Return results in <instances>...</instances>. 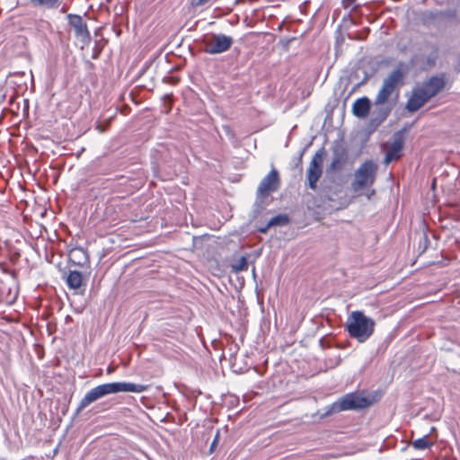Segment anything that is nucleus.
<instances>
[{"mask_svg":"<svg viewBox=\"0 0 460 460\" xmlns=\"http://www.w3.org/2000/svg\"><path fill=\"white\" fill-rule=\"evenodd\" d=\"M146 386L130 382H112L97 385L89 390L80 402H93L103 396L118 393H142Z\"/></svg>","mask_w":460,"mask_h":460,"instance_id":"nucleus-1","label":"nucleus"},{"mask_svg":"<svg viewBox=\"0 0 460 460\" xmlns=\"http://www.w3.org/2000/svg\"><path fill=\"white\" fill-rule=\"evenodd\" d=\"M347 332L359 342H365L374 332L375 321L362 311H354L347 321Z\"/></svg>","mask_w":460,"mask_h":460,"instance_id":"nucleus-2","label":"nucleus"},{"mask_svg":"<svg viewBox=\"0 0 460 460\" xmlns=\"http://www.w3.org/2000/svg\"><path fill=\"white\" fill-rule=\"evenodd\" d=\"M279 183V172L274 168L261 181L253 204V217H256L269 204L268 198L278 190Z\"/></svg>","mask_w":460,"mask_h":460,"instance_id":"nucleus-3","label":"nucleus"},{"mask_svg":"<svg viewBox=\"0 0 460 460\" xmlns=\"http://www.w3.org/2000/svg\"><path fill=\"white\" fill-rule=\"evenodd\" d=\"M377 165L372 160H367L355 171L351 188L358 191L374 184Z\"/></svg>","mask_w":460,"mask_h":460,"instance_id":"nucleus-4","label":"nucleus"},{"mask_svg":"<svg viewBox=\"0 0 460 460\" xmlns=\"http://www.w3.org/2000/svg\"><path fill=\"white\" fill-rule=\"evenodd\" d=\"M325 155L323 147L318 149L314 155L309 167L307 169L306 180L309 189L315 190L317 188V181L323 173V161Z\"/></svg>","mask_w":460,"mask_h":460,"instance_id":"nucleus-5","label":"nucleus"},{"mask_svg":"<svg viewBox=\"0 0 460 460\" xmlns=\"http://www.w3.org/2000/svg\"><path fill=\"white\" fill-rule=\"evenodd\" d=\"M234 40L231 36L223 33H214L205 42L204 51L207 54L216 55L227 51L233 45Z\"/></svg>","mask_w":460,"mask_h":460,"instance_id":"nucleus-6","label":"nucleus"},{"mask_svg":"<svg viewBox=\"0 0 460 460\" xmlns=\"http://www.w3.org/2000/svg\"><path fill=\"white\" fill-rule=\"evenodd\" d=\"M383 394L380 389L370 393L365 390L355 391L337 398L333 402H377L382 399Z\"/></svg>","mask_w":460,"mask_h":460,"instance_id":"nucleus-7","label":"nucleus"},{"mask_svg":"<svg viewBox=\"0 0 460 460\" xmlns=\"http://www.w3.org/2000/svg\"><path fill=\"white\" fill-rule=\"evenodd\" d=\"M66 20L68 25L74 30L75 37L80 40L83 45H88L92 38L87 23L83 20V17L79 14L68 13Z\"/></svg>","mask_w":460,"mask_h":460,"instance_id":"nucleus-8","label":"nucleus"},{"mask_svg":"<svg viewBox=\"0 0 460 460\" xmlns=\"http://www.w3.org/2000/svg\"><path fill=\"white\" fill-rule=\"evenodd\" d=\"M456 16V12L454 9H447L444 11L427 10L420 13V22L425 27H438L443 19H454Z\"/></svg>","mask_w":460,"mask_h":460,"instance_id":"nucleus-9","label":"nucleus"},{"mask_svg":"<svg viewBox=\"0 0 460 460\" xmlns=\"http://www.w3.org/2000/svg\"><path fill=\"white\" fill-rule=\"evenodd\" d=\"M447 85L446 74L431 75L425 81L420 88L424 92L426 96L430 100L438 94Z\"/></svg>","mask_w":460,"mask_h":460,"instance_id":"nucleus-10","label":"nucleus"},{"mask_svg":"<svg viewBox=\"0 0 460 460\" xmlns=\"http://www.w3.org/2000/svg\"><path fill=\"white\" fill-rule=\"evenodd\" d=\"M368 405L369 404H331L327 406L323 411H317V412L313 414V420L314 421L320 420L333 411L340 412L344 411L361 410Z\"/></svg>","mask_w":460,"mask_h":460,"instance_id":"nucleus-11","label":"nucleus"},{"mask_svg":"<svg viewBox=\"0 0 460 460\" xmlns=\"http://www.w3.org/2000/svg\"><path fill=\"white\" fill-rule=\"evenodd\" d=\"M429 100L422 92V90L420 87H417L412 90L411 95L407 101L405 109L413 113L420 110L426 102H428Z\"/></svg>","mask_w":460,"mask_h":460,"instance_id":"nucleus-12","label":"nucleus"},{"mask_svg":"<svg viewBox=\"0 0 460 460\" xmlns=\"http://www.w3.org/2000/svg\"><path fill=\"white\" fill-rule=\"evenodd\" d=\"M402 148L403 139L402 137V134L401 132H396L394 133V140L385 154V163L390 164L391 162L399 159L402 155Z\"/></svg>","mask_w":460,"mask_h":460,"instance_id":"nucleus-13","label":"nucleus"},{"mask_svg":"<svg viewBox=\"0 0 460 460\" xmlns=\"http://www.w3.org/2000/svg\"><path fill=\"white\" fill-rule=\"evenodd\" d=\"M392 110V105L380 104L378 106H376L375 110L372 112L370 125L374 128L378 127L386 119V118L391 113Z\"/></svg>","mask_w":460,"mask_h":460,"instance_id":"nucleus-14","label":"nucleus"},{"mask_svg":"<svg viewBox=\"0 0 460 460\" xmlns=\"http://www.w3.org/2000/svg\"><path fill=\"white\" fill-rule=\"evenodd\" d=\"M371 102L367 96L357 99L352 104V113L358 119H365L370 111Z\"/></svg>","mask_w":460,"mask_h":460,"instance_id":"nucleus-15","label":"nucleus"},{"mask_svg":"<svg viewBox=\"0 0 460 460\" xmlns=\"http://www.w3.org/2000/svg\"><path fill=\"white\" fill-rule=\"evenodd\" d=\"M402 64L394 69L387 77L383 81V84L386 85V87H391L395 90L398 86L403 84V79L405 76V73L402 68Z\"/></svg>","mask_w":460,"mask_h":460,"instance_id":"nucleus-16","label":"nucleus"},{"mask_svg":"<svg viewBox=\"0 0 460 460\" xmlns=\"http://www.w3.org/2000/svg\"><path fill=\"white\" fill-rule=\"evenodd\" d=\"M346 160V152L345 150H333L332 161L327 168V172H335L337 171L341 170L343 164Z\"/></svg>","mask_w":460,"mask_h":460,"instance_id":"nucleus-17","label":"nucleus"},{"mask_svg":"<svg viewBox=\"0 0 460 460\" xmlns=\"http://www.w3.org/2000/svg\"><path fill=\"white\" fill-rule=\"evenodd\" d=\"M83 275L79 270H70L66 276V285L70 289H79L82 287Z\"/></svg>","mask_w":460,"mask_h":460,"instance_id":"nucleus-18","label":"nucleus"},{"mask_svg":"<svg viewBox=\"0 0 460 460\" xmlns=\"http://www.w3.org/2000/svg\"><path fill=\"white\" fill-rule=\"evenodd\" d=\"M32 7L44 9L58 8L62 0H26Z\"/></svg>","mask_w":460,"mask_h":460,"instance_id":"nucleus-19","label":"nucleus"},{"mask_svg":"<svg viewBox=\"0 0 460 460\" xmlns=\"http://www.w3.org/2000/svg\"><path fill=\"white\" fill-rule=\"evenodd\" d=\"M394 92L391 87H386L385 84H382L381 88L379 89L377 95L375 99V106H378L380 104H385L388 101L391 94Z\"/></svg>","mask_w":460,"mask_h":460,"instance_id":"nucleus-20","label":"nucleus"},{"mask_svg":"<svg viewBox=\"0 0 460 460\" xmlns=\"http://www.w3.org/2000/svg\"><path fill=\"white\" fill-rule=\"evenodd\" d=\"M431 52L429 53L426 57V64L429 67H433L436 66L437 61L439 57V47L438 44H430Z\"/></svg>","mask_w":460,"mask_h":460,"instance_id":"nucleus-21","label":"nucleus"},{"mask_svg":"<svg viewBox=\"0 0 460 460\" xmlns=\"http://www.w3.org/2000/svg\"><path fill=\"white\" fill-rule=\"evenodd\" d=\"M270 226H285L290 223V218L287 214H279L269 220Z\"/></svg>","mask_w":460,"mask_h":460,"instance_id":"nucleus-22","label":"nucleus"},{"mask_svg":"<svg viewBox=\"0 0 460 460\" xmlns=\"http://www.w3.org/2000/svg\"><path fill=\"white\" fill-rule=\"evenodd\" d=\"M432 444L429 441L428 436H423L412 442V447L417 450H425L429 448Z\"/></svg>","mask_w":460,"mask_h":460,"instance_id":"nucleus-23","label":"nucleus"},{"mask_svg":"<svg viewBox=\"0 0 460 460\" xmlns=\"http://www.w3.org/2000/svg\"><path fill=\"white\" fill-rule=\"evenodd\" d=\"M248 269V260L245 256H241L238 261L233 265V271L241 272Z\"/></svg>","mask_w":460,"mask_h":460,"instance_id":"nucleus-24","label":"nucleus"},{"mask_svg":"<svg viewBox=\"0 0 460 460\" xmlns=\"http://www.w3.org/2000/svg\"><path fill=\"white\" fill-rule=\"evenodd\" d=\"M217 1V0H189V4L192 8L196 9L207 4H213Z\"/></svg>","mask_w":460,"mask_h":460,"instance_id":"nucleus-25","label":"nucleus"},{"mask_svg":"<svg viewBox=\"0 0 460 460\" xmlns=\"http://www.w3.org/2000/svg\"><path fill=\"white\" fill-rule=\"evenodd\" d=\"M342 6L345 9L350 8L352 11H355L359 5L356 4V0H342Z\"/></svg>","mask_w":460,"mask_h":460,"instance_id":"nucleus-26","label":"nucleus"},{"mask_svg":"<svg viewBox=\"0 0 460 460\" xmlns=\"http://www.w3.org/2000/svg\"><path fill=\"white\" fill-rule=\"evenodd\" d=\"M270 227L272 226H270V222L268 221V223L265 226H259L257 228V231L261 234H266Z\"/></svg>","mask_w":460,"mask_h":460,"instance_id":"nucleus-27","label":"nucleus"},{"mask_svg":"<svg viewBox=\"0 0 460 460\" xmlns=\"http://www.w3.org/2000/svg\"><path fill=\"white\" fill-rule=\"evenodd\" d=\"M74 251H77V252H82L84 255V257H85V261L88 260L87 252L84 248L77 247V248H75Z\"/></svg>","mask_w":460,"mask_h":460,"instance_id":"nucleus-28","label":"nucleus"},{"mask_svg":"<svg viewBox=\"0 0 460 460\" xmlns=\"http://www.w3.org/2000/svg\"><path fill=\"white\" fill-rule=\"evenodd\" d=\"M455 71L456 73H460V58H458L457 63H456V65L455 66Z\"/></svg>","mask_w":460,"mask_h":460,"instance_id":"nucleus-29","label":"nucleus"},{"mask_svg":"<svg viewBox=\"0 0 460 460\" xmlns=\"http://www.w3.org/2000/svg\"><path fill=\"white\" fill-rule=\"evenodd\" d=\"M302 155H303V153L300 154L299 157L297 158V161H296V166H301V164H302Z\"/></svg>","mask_w":460,"mask_h":460,"instance_id":"nucleus-30","label":"nucleus"},{"mask_svg":"<svg viewBox=\"0 0 460 460\" xmlns=\"http://www.w3.org/2000/svg\"><path fill=\"white\" fill-rule=\"evenodd\" d=\"M319 345H320L323 349H324V348L327 346V345L325 344V342H324V338H321V339L319 340Z\"/></svg>","mask_w":460,"mask_h":460,"instance_id":"nucleus-31","label":"nucleus"},{"mask_svg":"<svg viewBox=\"0 0 460 460\" xmlns=\"http://www.w3.org/2000/svg\"><path fill=\"white\" fill-rule=\"evenodd\" d=\"M87 404H84V403H82V404H79V406L77 407L76 409V413L80 412Z\"/></svg>","mask_w":460,"mask_h":460,"instance_id":"nucleus-32","label":"nucleus"},{"mask_svg":"<svg viewBox=\"0 0 460 460\" xmlns=\"http://www.w3.org/2000/svg\"><path fill=\"white\" fill-rule=\"evenodd\" d=\"M97 129H98L100 132H103V131H105L106 128H102V127H101V123H98V124H97Z\"/></svg>","mask_w":460,"mask_h":460,"instance_id":"nucleus-33","label":"nucleus"},{"mask_svg":"<svg viewBox=\"0 0 460 460\" xmlns=\"http://www.w3.org/2000/svg\"><path fill=\"white\" fill-rule=\"evenodd\" d=\"M5 99V95L3 94V95H0V104L4 101Z\"/></svg>","mask_w":460,"mask_h":460,"instance_id":"nucleus-34","label":"nucleus"},{"mask_svg":"<svg viewBox=\"0 0 460 460\" xmlns=\"http://www.w3.org/2000/svg\"><path fill=\"white\" fill-rule=\"evenodd\" d=\"M224 129L226 130V133H230L231 132L229 127H224Z\"/></svg>","mask_w":460,"mask_h":460,"instance_id":"nucleus-35","label":"nucleus"},{"mask_svg":"<svg viewBox=\"0 0 460 460\" xmlns=\"http://www.w3.org/2000/svg\"><path fill=\"white\" fill-rule=\"evenodd\" d=\"M61 13H66V8L65 6H63L60 10Z\"/></svg>","mask_w":460,"mask_h":460,"instance_id":"nucleus-36","label":"nucleus"},{"mask_svg":"<svg viewBox=\"0 0 460 460\" xmlns=\"http://www.w3.org/2000/svg\"><path fill=\"white\" fill-rule=\"evenodd\" d=\"M423 237H424L425 241H426V242H428V237H427V235H426V234H424V235H423Z\"/></svg>","mask_w":460,"mask_h":460,"instance_id":"nucleus-37","label":"nucleus"},{"mask_svg":"<svg viewBox=\"0 0 460 460\" xmlns=\"http://www.w3.org/2000/svg\"><path fill=\"white\" fill-rule=\"evenodd\" d=\"M216 439H217V438H216L214 439V441L212 442L211 447L215 445V443H216Z\"/></svg>","mask_w":460,"mask_h":460,"instance_id":"nucleus-38","label":"nucleus"},{"mask_svg":"<svg viewBox=\"0 0 460 460\" xmlns=\"http://www.w3.org/2000/svg\"><path fill=\"white\" fill-rule=\"evenodd\" d=\"M250 400V398H244L243 402H246V401Z\"/></svg>","mask_w":460,"mask_h":460,"instance_id":"nucleus-39","label":"nucleus"}]
</instances>
